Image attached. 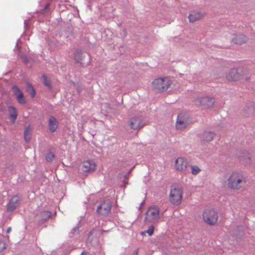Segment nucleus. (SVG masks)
Here are the masks:
<instances>
[{"instance_id":"obj_1","label":"nucleus","mask_w":255,"mask_h":255,"mask_svg":"<svg viewBox=\"0 0 255 255\" xmlns=\"http://www.w3.org/2000/svg\"><path fill=\"white\" fill-rule=\"evenodd\" d=\"M228 186L232 189H238L246 183L244 177L240 172H234L228 179Z\"/></svg>"},{"instance_id":"obj_2","label":"nucleus","mask_w":255,"mask_h":255,"mask_svg":"<svg viewBox=\"0 0 255 255\" xmlns=\"http://www.w3.org/2000/svg\"><path fill=\"white\" fill-rule=\"evenodd\" d=\"M183 190L181 186L173 184L170 187L169 200L174 205H178L182 201Z\"/></svg>"},{"instance_id":"obj_3","label":"nucleus","mask_w":255,"mask_h":255,"mask_svg":"<svg viewBox=\"0 0 255 255\" xmlns=\"http://www.w3.org/2000/svg\"><path fill=\"white\" fill-rule=\"evenodd\" d=\"M159 218V209L154 206L149 207L146 211L144 221L146 223H155L158 221Z\"/></svg>"},{"instance_id":"obj_4","label":"nucleus","mask_w":255,"mask_h":255,"mask_svg":"<svg viewBox=\"0 0 255 255\" xmlns=\"http://www.w3.org/2000/svg\"><path fill=\"white\" fill-rule=\"evenodd\" d=\"M171 82L167 77L159 78L152 82L153 88L158 92L166 91L170 86Z\"/></svg>"},{"instance_id":"obj_5","label":"nucleus","mask_w":255,"mask_h":255,"mask_svg":"<svg viewBox=\"0 0 255 255\" xmlns=\"http://www.w3.org/2000/svg\"><path fill=\"white\" fill-rule=\"evenodd\" d=\"M204 221L210 225H215L218 220V215L216 211L211 209H206L203 213Z\"/></svg>"},{"instance_id":"obj_6","label":"nucleus","mask_w":255,"mask_h":255,"mask_svg":"<svg viewBox=\"0 0 255 255\" xmlns=\"http://www.w3.org/2000/svg\"><path fill=\"white\" fill-rule=\"evenodd\" d=\"M175 165L178 170L185 174L190 172V165L188 162L182 157H179L175 160Z\"/></svg>"},{"instance_id":"obj_7","label":"nucleus","mask_w":255,"mask_h":255,"mask_svg":"<svg viewBox=\"0 0 255 255\" xmlns=\"http://www.w3.org/2000/svg\"><path fill=\"white\" fill-rule=\"evenodd\" d=\"M190 124L187 116L183 113L179 114L177 118L176 127L177 129H182Z\"/></svg>"},{"instance_id":"obj_8","label":"nucleus","mask_w":255,"mask_h":255,"mask_svg":"<svg viewBox=\"0 0 255 255\" xmlns=\"http://www.w3.org/2000/svg\"><path fill=\"white\" fill-rule=\"evenodd\" d=\"M111 203L109 200L104 201L97 209V212L102 215H107L111 212Z\"/></svg>"},{"instance_id":"obj_9","label":"nucleus","mask_w":255,"mask_h":255,"mask_svg":"<svg viewBox=\"0 0 255 255\" xmlns=\"http://www.w3.org/2000/svg\"><path fill=\"white\" fill-rule=\"evenodd\" d=\"M20 203V199L18 196H13L7 205V210L10 212L14 211L17 207H18Z\"/></svg>"},{"instance_id":"obj_10","label":"nucleus","mask_w":255,"mask_h":255,"mask_svg":"<svg viewBox=\"0 0 255 255\" xmlns=\"http://www.w3.org/2000/svg\"><path fill=\"white\" fill-rule=\"evenodd\" d=\"M129 126L133 129H137L143 127L144 125L142 123L140 118L138 117H133L130 120Z\"/></svg>"},{"instance_id":"obj_11","label":"nucleus","mask_w":255,"mask_h":255,"mask_svg":"<svg viewBox=\"0 0 255 255\" xmlns=\"http://www.w3.org/2000/svg\"><path fill=\"white\" fill-rule=\"evenodd\" d=\"M200 105L205 108L211 107L215 103V100L213 98L208 97H203L199 99Z\"/></svg>"},{"instance_id":"obj_12","label":"nucleus","mask_w":255,"mask_h":255,"mask_svg":"<svg viewBox=\"0 0 255 255\" xmlns=\"http://www.w3.org/2000/svg\"><path fill=\"white\" fill-rule=\"evenodd\" d=\"M96 164L93 161H86L82 163V170L84 172L93 171L95 170Z\"/></svg>"},{"instance_id":"obj_13","label":"nucleus","mask_w":255,"mask_h":255,"mask_svg":"<svg viewBox=\"0 0 255 255\" xmlns=\"http://www.w3.org/2000/svg\"><path fill=\"white\" fill-rule=\"evenodd\" d=\"M12 90L14 95L16 97L18 102L21 104H25L26 103V100L24 98L23 93L18 87L16 86H14L12 87Z\"/></svg>"},{"instance_id":"obj_14","label":"nucleus","mask_w":255,"mask_h":255,"mask_svg":"<svg viewBox=\"0 0 255 255\" xmlns=\"http://www.w3.org/2000/svg\"><path fill=\"white\" fill-rule=\"evenodd\" d=\"M226 78L228 81H236L240 78V75L237 69L233 68L227 73Z\"/></svg>"},{"instance_id":"obj_15","label":"nucleus","mask_w":255,"mask_h":255,"mask_svg":"<svg viewBox=\"0 0 255 255\" xmlns=\"http://www.w3.org/2000/svg\"><path fill=\"white\" fill-rule=\"evenodd\" d=\"M247 40V37L243 34L234 35V37L232 39V42L237 44H242V43L246 42Z\"/></svg>"},{"instance_id":"obj_16","label":"nucleus","mask_w":255,"mask_h":255,"mask_svg":"<svg viewBox=\"0 0 255 255\" xmlns=\"http://www.w3.org/2000/svg\"><path fill=\"white\" fill-rule=\"evenodd\" d=\"M204 17V14L199 11H192L188 16L189 21L195 22Z\"/></svg>"},{"instance_id":"obj_17","label":"nucleus","mask_w":255,"mask_h":255,"mask_svg":"<svg viewBox=\"0 0 255 255\" xmlns=\"http://www.w3.org/2000/svg\"><path fill=\"white\" fill-rule=\"evenodd\" d=\"M58 127V123L57 120L53 117H50L48 120V127L50 131H55Z\"/></svg>"},{"instance_id":"obj_18","label":"nucleus","mask_w":255,"mask_h":255,"mask_svg":"<svg viewBox=\"0 0 255 255\" xmlns=\"http://www.w3.org/2000/svg\"><path fill=\"white\" fill-rule=\"evenodd\" d=\"M215 134L211 131H205L200 136V138L204 142L211 141L214 137Z\"/></svg>"},{"instance_id":"obj_19","label":"nucleus","mask_w":255,"mask_h":255,"mask_svg":"<svg viewBox=\"0 0 255 255\" xmlns=\"http://www.w3.org/2000/svg\"><path fill=\"white\" fill-rule=\"evenodd\" d=\"M255 104L253 102H249V104L244 108L245 115L247 117L252 116L254 113Z\"/></svg>"},{"instance_id":"obj_20","label":"nucleus","mask_w":255,"mask_h":255,"mask_svg":"<svg viewBox=\"0 0 255 255\" xmlns=\"http://www.w3.org/2000/svg\"><path fill=\"white\" fill-rule=\"evenodd\" d=\"M86 54L82 52L81 50H76L74 53V59L81 64L84 62V58L86 56Z\"/></svg>"},{"instance_id":"obj_21","label":"nucleus","mask_w":255,"mask_h":255,"mask_svg":"<svg viewBox=\"0 0 255 255\" xmlns=\"http://www.w3.org/2000/svg\"><path fill=\"white\" fill-rule=\"evenodd\" d=\"M8 112L10 118L11 122L14 123L17 117V113L16 109L13 107L9 106L8 108Z\"/></svg>"},{"instance_id":"obj_22","label":"nucleus","mask_w":255,"mask_h":255,"mask_svg":"<svg viewBox=\"0 0 255 255\" xmlns=\"http://www.w3.org/2000/svg\"><path fill=\"white\" fill-rule=\"evenodd\" d=\"M31 129L29 126L26 127L24 130V138L26 142H28L30 138V132Z\"/></svg>"},{"instance_id":"obj_23","label":"nucleus","mask_w":255,"mask_h":255,"mask_svg":"<svg viewBox=\"0 0 255 255\" xmlns=\"http://www.w3.org/2000/svg\"><path fill=\"white\" fill-rule=\"evenodd\" d=\"M51 213L47 211H44L40 213V217L42 220H46L51 216Z\"/></svg>"},{"instance_id":"obj_24","label":"nucleus","mask_w":255,"mask_h":255,"mask_svg":"<svg viewBox=\"0 0 255 255\" xmlns=\"http://www.w3.org/2000/svg\"><path fill=\"white\" fill-rule=\"evenodd\" d=\"M190 169H191V173L194 175L197 174L200 171V168L196 165L190 166Z\"/></svg>"},{"instance_id":"obj_25","label":"nucleus","mask_w":255,"mask_h":255,"mask_svg":"<svg viewBox=\"0 0 255 255\" xmlns=\"http://www.w3.org/2000/svg\"><path fill=\"white\" fill-rule=\"evenodd\" d=\"M154 230V226L151 225V226H150L148 228V230H147L145 231L144 232H142L141 234H142V235H143V234H145V233H147V234H148V235H149V236H152V235H153V234Z\"/></svg>"},{"instance_id":"obj_26","label":"nucleus","mask_w":255,"mask_h":255,"mask_svg":"<svg viewBox=\"0 0 255 255\" xmlns=\"http://www.w3.org/2000/svg\"><path fill=\"white\" fill-rule=\"evenodd\" d=\"M54 158V155L53 153L49 152L46 155V159L48 162H51Z\"/></svg>"},{"instance_id":"obj_27","label":"nucleus","mask_w":255,"mask_h":255,"mask_svg":"<svg viewBox=\"0 0 255 255\" xmlns=\"http://www.w3.org/2000/svg\"><path fill=\"white\" fill-rule=\"evenodd\" d=\"M42 79L43 80L44 85L48 87H50V83L49 81L47 79V77L45 75L42 76Z\"/></svg>"},{"instance_id":"obj_28","label":"nucleus","mask_w":255,"mask_h":255,"mask_svg":"<svg viewBox=\"0 0 255 255\" xmlns=\"http://www.w3.org/2000/svg\"><path fill=\"white\" fill-rule=\"evenodd\" d=\"M27 88L28 89H30L32 91V93H31V97L32 98H33L35 95V90L34 89V88H33V87L32 86V85L30 84H27Z\"/></svg>"},{"instance_id":"obj_29","label":"nucleus","mask_w":255,"mask_h":255,"mask_svg":"<svg viewBox=\"0 0 255 255\" xmlns=\"http://www.w3.org/2000/svg\"><path fill=\"white\" fill-rule=\"evenodd\" d=\"M5 249V244L4 242L0 240V252L3 251Z\"/></svg>"},{"instance_id":"obj_30","label":"nucleus","mask_w":255,"mask_h":255,"mask_svg":"<svg viewBox=\"0 0 255 255\" xmlns=\"http://www.w3.org/2000/svg\"><path fill=\"white\" fill-rule=\"evenodd\" d=\"M78 229L77 228H74L72 229V233L73 234H75V233L78 232Z\"/></svg>"},{"instance_id":"obj_31","label":"nucleus","mask_w":255,"mask_h":255,"mask_svg":"<svg viewBox=\"0 0 255 255\" xmlns=\"http://www.w3.org/2000/svg\"><path fill=\"white\" fill-rule=\"evenodd\" d=\"M11 227H8V228L7 229V230H6V233H10V232H11Z\"/></svg>"},{"instance_id":"obj_32","label":"nucleus","mask_w":255,"mask_h":255,"mask_svg":"<svg viewBox=\"0 0 255 255\" xmlns=\"http://www.w3.org/2000/svg\"><path fill=\"white\" fill-rule=\"evenodd\" d=\"M81 255H90V254L88 253L83 252L81 254Z\"/></svg>"},{"instance_id":"obj_33","label":"nucleus","mask_w":255,"mask_h":255,"mask_svg":"<svg viewBox=\"0 0 255 255\" xmlns=\"http://www.w3.org/2000/svg\"><path fill=\"white\" fill-rule=\"evenodd\" d=\"M135 254H136V255H137V251H136Z\"/></svg>"}]
</instances>
